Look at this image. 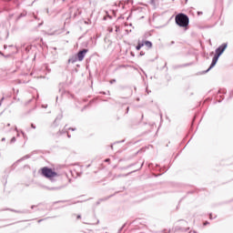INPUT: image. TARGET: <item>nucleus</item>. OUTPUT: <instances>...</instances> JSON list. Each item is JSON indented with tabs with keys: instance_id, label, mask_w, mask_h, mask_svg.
Masks as SVG:
<instances>
[{
	"instance_id": "nucleus-1",
	"label": "nucleus",
	"mask_w": 233,
	"mask_h": 233,
	"mask_svg": "<svg viewBox=\"0 0 233 233\" xmlns=\"http://www.w3.org/2000/svg\"><path fill=\"white\" fill-rule=\"evenodd\" d=\"M176 24L178 26H181L182 28H187L188 26V23H190V19L188 18V15L180 13L176 15L175 17Z\"/></svg>"
},
{
	"instance_id": "nucleus-2",
	"label": "nucleus",
	"mask_w": 233,
	"mask_h": 233,
	"mask_svg": "<svg viewBox=\"0 0 233 233\" xmlns=\"http://www.w3.org/2000/svg\"><path fill=\"white\" fill-rule=\"evenodd\" d=\"M42 174L43 176H45L46 177H56V176H57L56 174V172L52 171V169L48 168V167H44L42 168Z\"/></svg>"
},
{
	"instance_id": "nucleus-3",
	"label": "nucleus",
	"mask_w": 233,
	"mask_h": 233,
	"mask_svg": "<svg viewBox=\"0 0 233 233\" xmlns=\"http://www.w3.org/2000/svg\"><path fill=\"white\" fill-rule=\"evenodd\" d=\"M227 46L228 45L227 44H222L221 46H219L217 49H216V53H215V56H217L218 57H219L223 52H225V50H227Z\"/></svg>"
},
{
	"instance_id": "nucleus-4",
	"label": "nucleus",
	"mask_w": 233,
	"mask_h": 233,
	"mask_svg": "<svg viewBox=\"0 0 233 233\" xmlns=\"http://www.w3.org/2000/svg\"><path fill=\"white\" fill-rule=\"evenodd\" d=\"M86 54H88V49H83V50L79 51L76 55L77 61H83V59H85V56H86Z\"/></svg>"
},
{
	"instance_id": "nucleus-5",
	"label": "nucleus",
	"mask_w": 233,
	"mask_h": 233,
	"mask_svg": "<svg viewBox=\"0 0 233 233\" xmlns=\"http://www.w3.org/2000/svg\"><path fill=\"white\" fill-rule=\"evenodd\" d=\"M218 59H219V56H218L217 55L214 56L213 59H212V62H211V65L207 69L206 71V74L207 72H210V70H212V68H214V66H216L217 63H218Z\"/></svg>"
},
{
	"instance_id": "nucleus-6",
	"label": "nucleus",
	"mask_w": 233,
	"mask_h": 233,
	"mask_svg": "<svg viewBox=\"0 0 233 233\" xmlns=\"http://www.w3.org/2000/svg\"><path fill=\"white\" fill-rule=\"evenodd\" d=\"M144 45L147 47V48H152V42L150 41H146L144 43Z\"/></svg>"
},
{
	"instance_id": "nucleus-7",
	"label": "nucleus",
	"mask_w": 233,
	"mask_h": 233,
	"mask_svg": "<svg viewBox=\"0 0 233 233\" xmlns=\"http://www.w3.org/2000/svg\"><path fill=\"white\" fill-rule=\"evenodd\" d=\"M143 46H145V44L143 43H138V45L136 46L137 50H141V48H143Z\"/></svg>"
},
{
	"instance_id": "nucleus-8",
	"label": "nucleus",
	"mask_w": 233,
	"mask_h": 233,
	"mask_svg": "<svg viewBox=\"0 0 233 233\" xmlns=\"http://www.w3.org/2000/svg\"><path fill=\"white\" fill-rule=\"evenodd\" d=\"M77 61V58H69L68 63H76Z\"/></svg>"
},
{
	"instance_id": "nucleus-9",
	"label": "nucleus",
	"mask_w": 233,
	"mask_h": 233,
	"mask_svg": "<svg viewBox=\"0 0 233 233\" xmlns=\"http://www.w3.org/2000/svg\"><path fill=\"white\" fill-rule=\"evenodd\" d=\"M114 83H116V79L110 80V84H111V85H114Z\"/></svg>"
},
{
	"instance_id": "nucleus-10",
	"label": "nucleus",
	"mask_w": 233,
	"mask_h": 233,
	"mask_svg": "<svg viewBox=\"0 0 233 233\" xmlns=\"http://www.w3.org/2000/svg\"><path fill=\"white\" fill-rule=\"evenodd\" d=\"M48 105H42V108H47Z\"/></svg>"
},
{
	"instance_id": "nucleus-11",
	"label": "nucleus",
	"mask_w": 233,
	"mask_h": 233,
	"mask_svg": "<svg viewBox=\"0 0 233 233\" xmlns=\"http://www.w3.org/2000/svg\"><path fill=\"white\" fill-rule=\"evenodd\" d=\"M4 100H5V97H3V98L0 100V106H1V104L3 103Z\"/></svg>"
},
{
	"instance_id": "nucleus-12",
	"label": "nucleus",
	"mask_w": 233,
	"mask_h": 233,
	"mask_svg": "<svg viewBox=\"0 0 233 233\" xmlns=\"http://www.w3.org/2000/svg\"><path fill=\"white\" fill-rule=\"evenodd\" d=\"M17 84H18V85H21V79H18V80H17Z\"/></svg>"
},
{
	"instance_id": "nucleus-13",
	"label": "nucleus",
	"mask_w": 233,
	"mask_h": 233,
	"mask_svg": "<svg viewBox=\"0 0 233 233\" xmlns=\"http://www.w3.org/2000/svg\"><path fill=\"white\" fill-rule=\"evenodd\" d=\"M140 56H145V53L143 51H141Z\"/></svg>"
},
{
	"instance_id": "nucleus-14",
	"label": "nucleus",
	"mask_w": 233,
	"mask_h": 233,
	"mask_svg": "<svg viewBox=\"0 0 233 233\" xmlns=\"http://www.w3.org/2000/svg\"><path fill=\"white\" fill-rule=\"evenodd\" d=\"M155 1H156V0H151V5H154V4H155Z\"/></svg>"
},
{
	"instance_id": "nucleus-15",
	"label": "nucleus",
	"mask_w": 233,
	"mask_h": 233,
	"mask_svg": "<svg viewBox=\"0 0 233 233\" xmlns=\"http://www.w3.org/2000/svg\"><path fill=\"white\" fill-rule=\"evenodd\" d=\"M146 92H147V94H150V91L148 90V88L146 89Z\"/></svg>"
},
{
	"instance_id": "nucleus-16",
	"label": "nucleus",
	"mask_w": 233,
	"mask_h": 233,
	"mask_svg": "<svg viewBox=\"0 0 233 233\" xmlns=\"http://www.w3.org/2000/svg\"><path fill=\"white\" fill-rule=\"evenodd\" d=\"M201 14H203V13L202 12H198V15H201Z\"/></svg>"
}]
</instances>
